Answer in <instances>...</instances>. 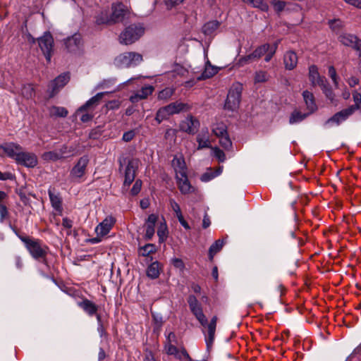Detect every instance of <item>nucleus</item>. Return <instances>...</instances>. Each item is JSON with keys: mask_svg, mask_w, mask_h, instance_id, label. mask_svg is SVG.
Returning <instances> with one entry per match:
<instances>
[{"mask_svg": "<svg viewBox=\"0 0 361 361\" xmlns=\"http://www.w3.org/2000/svg\"><path fill=\"white\" fill-rule=\"evenodd\" d=\"M270 46V44L267 43L258 47L252 53V56H254L255 59L260 58L269 50Z\"/></svg>", "mask_w": 361, "mask_h": 361, "instance_id": "40", "label": "nucleus"}, {"mask_svg": "<svg viewBox=\"0 0 361 361\" xmlns=\"http://www.w3.org/2000/svg\"><path fill=\"white\" fill-rule=\"evenodd\" d=\"M166 107L170 115H173L187 110L188 104L183 102H175L166 106Z\"/></svg>", "mask_w": 361, "mask_h": 361, "instance_id": "28", "label": "nucleus"}, {"mask_svg": "<svg viewBox=\"0 0 361 361\" xmlns=\"http://www.w3.org/2000/svg\"><path fill=\"white\" fill-rule=\"evenodd\" d=\"M171 264L174 267L178 269L180 271H183L185 269V264L183 261L180 258L174 257L171 259Z\"/></svg>", "mask_w": 361, "mask_h": 361, "instance_id": "53", "label": "nucleus"}, {"mask_svg": "<svg viewBox=\"0 0 361 361\" xmlns=\"http://www.w3.org/2000/svg\"><path fill=\"white\" fill-rule=\"evenodd\" d=\"M197 142L198 143L197 149L209 148L211 147L207 128L202 129L201 132L197 136Z\"/></svg>", "mask_w": 361, "mask_h": 361, "instance_id": "24", "label": "nucleus"}, {"mask_svg": "<svg viewBox=\"0 0 361 361\" xmlns=\"http://www.w3.org/2000/svg\"><path fill=\"white\" fill-rule=\"evenodd\" d=\"M178 187L182 194H188L193 191V188L192 187L188 176L187 173L183 174V176H176Z\"/></svg>", "mask_w": 361, "mask_h": 361, "instance_id": "22", "label": "nucleus"}, {"mask_svg": "<svg viewBox=\"0 0 361 361\" xmlns=\"http://www.w3.org/2000/svg\"><path fill=\"white\" fill-rule=\"evenodd\" d=\"M190 312L202 326H206L207 319L203 312L202 304L196 296L190 295L187 299Z\"/></svg>", "mask_w": 361, "mask_h": 361, "instance_id": "7", "label": "nucleus"}, {"mask_svg": "<svg viewBox=\"0 0 361 361\" xmlns=\"http://www.w3.org/2000/svg\"><path fill=\"white\" fill-rule=\"evenodd\" d=\"M172 166L176 172V176H183L187 173V168L185 166V161L180 157H174L172 160Z\"/></svg>", "mask_w": 361, "mask_h": 361, "instance_id": "27", "label": "nucleus"}, {"mask_svg": "<svg viewBox=\"0 0 361 361\" xmlns=\"http://www.w3.org/2000/svg\"><path fill=\"white\" fill-rule=\"evenodd\" d=\"M105 92H99L94 97L88 99L83 105H82L78 109V112H83L85 111H93L99 104L104 95L107 94Z\"/></svg>", "mask_w": 361, "mask_h": 361, "instance_id": "17", "label": "nucleus"}, {"mask_svg": "<svg viewBox=\"0 0 361 361\" xmlns=\"http://www.w3.org/2000/svg\"><path fill=\"white\" fill-rule=\"evenodd\" d=\"M126 7L121 3L112 5V13L110 15L112 24L122 22L128 15Z\"/></svg>", "mask_w": 361, "mask_h": 361, "instance_id": "13", "label": "nucleus"}, {"mask_svg": "<svg viewBox=\"0 0 361 361\" xmlns=\"http://www.w3.org/2000/svg\"><path fill=\"white\" fill-rule=\"evenodd\" d=\"M70 80V75L68 73H63L52 80L49 85L51 89V96L55 95L58 91L64 87Z\"/></svg>", "mask_w": 361, "mask_h": 361, "instance_id": "15", "label": "nucleus"}, {"mask_svg": "<svg viewBox=\"0 0 361 361\" xmlns=\"http://www.w3.org/2000/svg\"><path fill=\"white\" fill-rule=\"evenodd\" d=\"M214 157L220 161L224 162L226 159V155L224 152L218 147L213 149Z\"/></svg>", "mask_w": 361, "mask_h": 361, "instance_id": "56", "label": "nucleus"}, {"mask_svg": "<svg viewBox=\"0 0 361 361\" xmlns=\"http://www.w3.org/2000/svg\"><path fill=\"white\" fill-rule=\"evenodd\" d=\"M271 4L274 7L275 11L278 13L282 11L286 6V2L280 0H272Z\"/></svg>", "mask_w": 361, "mask_h": 361, "instance_id": "54", "label": "nucleus"}, {"mask_svg": "<svg viewBox=\"0 0 361 361\" xmlns=\"http://www.w3.org/2000/svg\"><path fill=\"white\" fill-rule=\"evenodd\" d=\"M156 246L154 244L148 243L140 248V255L143 257H147L150 254L156 252Z\"/></svg>", "mask_w": 361, "mask_h": 361, "instance_id": "43", "label": "nucleus"}, {"mask_svg": "<svg viewBox=\"0 0 361 361\" xmlns=\"http://www.w3.org/2000/svg\"><path fill=\"white\" fill-rule=\"evenodd\" d=\"M96 23L97 25L112 24V22L111 20V17L106 11H102L96 17Z\"/></svg>", "mask_w": 361, "mask_h": 361, "instance_id": "37", "label": "nucleus"}, {"mask_svg": "<svg viewBox=\"0 0 361 361\" xmlns=\"http://www.w3.org/2000/svg\"><path fill=\"white\" fill-rule=\"evenodd\" d=\"M219 138V144L226 150H229L232 147V142L229 137L228 134L221 136Z\"/></svg>", "mask_w": 361, "mask_h": 361, "instance_id": "49", "label": "nucleus"}, {"mask_svg": "<svg viewBox=\"0 0 361 361\" xmlns=\"http://www.w3.org/2000/svg\"><path fill=\"white\" fill-rule=\"evenodd\" d=\"M157 220H158V216L154 214H152L148 216V217L146 220V222H145V226H146V233L145 235V240H151L152 238V237L154 236V233H155L154 227H155V224H156Z\"/></svg>", "mask_w": 361, "mask_h": 361, "instance_id": "20", "label": "nucleus"}, {"mask_svg": "<svg viewBox=\"0 0 361 361\" xmlns=\"http://www.w3.org/2000/svg\"><path fill=\"white\" fill-rule=\"evenodd\" d=\"M160 271V264L157 261H155L148 266L147 269V276L152 279H157L159 276Z\"/></svg>", "mask_w": 361, "mask_h": 361, "instance_id": "29", "label": "nucleus"}, {"mask_svg": "<svg viewBox=\"0 0 361 361\" xmlns=\"http://www.w3.org/2000/svg\"><path fill=\"white\" fill-rule=\"evenodd\" d=\"M169 112L167 111V109L165 106H163L160 108L157 114L155 120L157 121L158 123H161L163 121L166 120L170 116Z\"/></svg>", "mask_w": 361, "mask_h": 361, "instance_id": "42", "label": "nucleus"}, {"mask_svg": "<svg viewBox=\"0 0 361 361\" xmlns=\"http://www.w3.org/2000/svg\"><path fill=\"white\" fill-rule=\"evenodd\" d=\"M120 105H121L120 101H118V100H112V101L109 102L106 104V106L109 110H114V109H118Z\"/></svg>", "mask_w": 361, "mask_h": 361, "instance_id": "63", "label": "nucleus"}, {"mask_svg": "<svg viewBox=\"0 0 361 361\" xmlns=\"http://www.w3.org/2000/svg\"><path fill=\"white\" fill-rule=\"evenodd\" d=\"M329 25L332 30H336L341 26V22L338 19L329 20Z\"/></svg>", "mask_w": 361, "mask_h": 361, "instance_id": "64", "label": "nucleus"}, {"mask_svg": "<svg viewBox=\"0 0 361 361\" xmlns=\"http://www.w3.org/2000/svg\"><path fill=\"white\" fill-rule=\"evenodd\" d=\"M283 63L287 70L294 69L298 64V56L293 51L286 52L283 56Z\"/></svg>", "mask_w": 361, "mask_h": 361, "instance_id": "25", "label": "nucleus"}, {"mask_svg": "<svg viewBox=\"0 0 361 361\" xmlns=\"http://www.w3.org/2000/svg\"><path fill=\"white\" fill-rule=\"evenodd\" d=\"M255 59L254 58V56H252V54H248L245 56L240 58L238 61V64L240 66H244L245 64L250 63L251 61H252Z\"/></svg>", "mask_w": 361, "mask_h": 361, "instance_id": "60", "label": "nucleus"}, {"mask_svg": "<svg viewBox=\"0 0 361 361\" xmlns=\"http://www.w3.org/2000/svg\"><path fill=\"white\" fill-rule=\"evenodd\" d=\"M18 237L20 240L24 243L26 248L33 258L38 259L46 256L47 247H42L39 240L31 239L28 237L20 235Z\"/></svg>", "mask_w": 361, "mask_h": 361, "instance_id": "5", "label": "nucleus"}, {"mask_svg": "<svg viewBox=\"0 0 361 361\" xmlns=\"http://www.w3.org/2000/svg\"><path fill=\"white\" fill-rule=\"evenodd\" d=\"M174 90L171 87H166L161 90L158 94V99L162 100H166L169 99L173 94Z\"/></svg>", "mask_w": 361, "mask_h": 361, "instance_id": "48", "label": "nucleus"}, {"mask_svg": "<svg viewBox=\"0 0 361 361\" xmlns=\"http://www.w3.org/2000/svg\"><path fill=\"white\" fill-rule=\"evenodd\" d=\"M279 44V41L278 40V41H276L271 46H270V49L266 53L267 55L264 58V61L266 62H269L273 56L275 54L276 51L278 48Z\"/></svg>", "mask_w": 361, "mask_h": 361, "instance_id": "51", "label": "nucleus"}, {"mask_svg": "<svg viewBox=\"0 0 361 361\" xmlns=\"http://www.w3.org/2000/svg\"><path fill=\"white\" fill-rule=\"evenodd\" d=\"M138 160L136 159H130L124 169V181L123 188H128L134 181L136 171L138 168Z\"/></svg>", "mask_w": 361, "mask_h": 361, "instance_id": "8", "label": "nucleus"}, {"mask_svg": "<svg viewBox=\"0 0 361 361\" xmlns=\"http://www.w3.org/2000/svg\"><path fill=\"white\" fill-rule=\"evenodd\" d=\"M153 91L154 87L152 85L142 87L141 90L137 91L130 97V101L132 103H137L140 100L145 99L148 96L152 94Z\"/></svg>", "mask_w": 361, "mask_h": 361, "instance_id": "19", "label": "nucleus"}, {"mask_svg": "<svg viewBox=\"0 0 361 361\" xmlns=\"http://www.w3.org/2000/svg\"><path fill=\"white\" fill-rule=\"evenodd\" d=\"M179 127L180 130L193 135L197 131L200 122L193 116H188L180 123Z\"/></svg>", "mask_w": 361, "mask_h": 361, "instance_id": "11", "label": "nucleus"}, {"mask_svg": "<svg viewBox=\"0 0 361 361\" xmlns=\"http://www.w3.org/2000/svg\"><path fill=\"white\" fill-rule=\"evenodd\" d=\"M142 180L140 179H137L130 190V193L132 195H137L142 188Z\"/></svg>", "mask_w": 361, "mask_h": 361, "instance_id": "55", "label": "nucleus"}, {"mask_svg": "<svg viewBox=\"0 0 361 361\" xmlns=\"http://www.w3.org/2000/svg\"><path fill=\"white\" fill-rule=\"evenodd\" d=\"M243 85L239 82L232 85L224 104V108L231 111H236L240 106Z\"/></svg>", "mask_w": 361, "mask_h": 361, "instance_id": "3", "label": "nucleus"}, {"mask_svg": "<svg viewBox=\"0 0 361 361\" xmlns=\"http://www.w3.org/2000/svg\"><path fill=\"white\" fill-rule=\"evenodd\" d=\"M78 306L80 307L83 311L87 313L90 317L97 314L99 306L92 301L85 298L82 301L78 302Z\"/></svg>", "mask_w": 361, "mask_h": 361, "instance_id": "21", "label": "nucleus"}, {"mask_svg": "<svg viewBox=\"0 0 361 361\" xmlns=\"http://www.w3.org/2000/svg\"><path fill=\"white\" fill-rule=\"evenodd\" d=\"M89 159L87 156H83L79 159L77 164L73 167L71 171V176L73 178H80L85 173L86 167L88 164Z\"/></svg>", "mask_w": 361, "mask_h": 361, "instance_id": "16", "label": "nucleus"}, {"mask_svg": "<svg viewBox=\"0 0 361 361\" xmlns=\"http://www.w3.org/2000/svg\"><path fill=\"white\" fill-rule=\"evenodd\" d=\"M318 72V68L315 65L309 67V78L312 85H316V82L321 78Z\"/></svg>", "mask_w": 361, "mask_h": 361, "instance_id": "39", "label": "nucleus"}, {"mask_svg": "<svg viewBox=\"0 0 361 361\" xmlns=\"http://www.w3.org/2000/svg\"><path fill=\"white\" fill-rule=\"evenodd\" d=\"M176 344L165 343L164 350L168 355H174L176 357L180 359V355L179 354Z\"/></svg>", "mask_w": 361, "mask_h": 361, "instance_id": "46", "label": "nucleus"}, {"mask_svg": "<svg viewBox=\"0 0 361 361\" xmlns=\"http://www.w3.org/2000/svg\"><path fill=\"white\" fill-rule=\"evenodd\" d=\"M145 33L142 25L131 24L120 34L118 40L122 44L129 45L138 40Z\"/></svg>", "mask_w": 361, "mask_h": 361, "instance_id": "2", "label": "nucleus"}, {"mask_svg": "<svg viewBox=\"0 0 361 361\" xmlns=\"http://www.w3.org/2000/svg\"><path fill=\"white\" fill-rule=\"evenodd\" d=\"M243 2L251 4L253 7H256L262 11H267L269 6L262 0H242Z\"/></svg>", "mask_w": 361, "mask_h": 361, "instance_id": "41", "label": "nucleus"}, {"mask_svg": "<svg viewBox=\"0 0 361 361\" xmlns=\"http://www.w3.org/2000/svg\"><path fill=\"white\" fill-rule=\"evenodd\" d=\"M308 115H310L309 113L307 114H302L301 112L298 111H294L290 118H289V123L290 124H295L301 122L303 121Z\"/></svg>", "mask_w": 361, "mask_h": 361, "instance_id": "36", "label": "nucleus"}, {"mask_svg": "<svg viewBox=\"0 0 361 361\" xmlns=\"http://www.w3.org/2000/svg\"><path fill=\"white\" fill-rule=\"evenodd\" d=\"M269 79V75L266 71H259L255 73V82H264Z\"/></svg>", "mask_w": 361, "mask_h": 361, "instance_id": "50", "label": "nucleus"}, {"mask_svg": "<svg viewBox=\"0 0 361 361\" xmlns=\"http://www.w3.org/2000/svg\"><path fill=\"white\" fill-rule=\"evenodd\" d=\"M116 223V219L112 216H106L95 228L97 235L104 236L107 235Z\"/></svg>", "mask_w": 361, "mask_h": 361, "instance_id": "14", "label": "nucleus"}, {"mask_svg": "<svg viewBox=\"0 0 361 361\" xmlns=\"http://www.w3.org/2000/svg\"><path fill=\"white\" fill-rule=\"evenodd\" d=\"M329 75L332 79L335 86L337 87L338 85L337 81V74L335 68L332 66L329 67Z\"/></svg>", "mask_w": 361, "mask_h": 361, "instance_id": "59", "label": "nucleus"}, {"mask_svg": "<svg viewBox=\"0 0 361 361\" xmlns=\"http://www.w3.org/2000/svg\"><path fill=\"white\" fill-rule=\"evenodd\" d=\"M339 41L346 47H351L361 55V39L351 34H343L338 37Z\"/></svg>", "mask_w": 361, "mask_h": 361, "instance_id": "12", "label": "nucleus"}, {"mask_svg": "<svg viewBox=\"0 0 361 361\" xmlns=\"http://www.w3.org/2000/svg\"><path fill=\"white\" fill-rule=\"evenodd\" d=\"M212 132L216 137H220L228 133L227 127L223 123H216L213 127Z\"/></svg>", "mask_w": 361, "mask_h": 361, "instance_id": "38", "label": "nucleus"}, {"mask_svg": "<svg viewBox=\"0 0 361 361\" xmlns=\"http://www.w3.org/2000/svg\"><path fill=\"white\" fill-rule=\"evenodd\" d=\"M169 204L176 216L178 215L179 214H182L179 204L173 199L169 200Z\"/></svg>", "mask_w": 361, "mask_h": 361, "instance_id": "58", "label": "nucleus"}, {"mask_svg": "<svg viewBox=\"0 0 361 361\" xmlns=\"http://www.w3.org/2000/svg\"><path fill=\"white\" fill-rule=\"evenodd\" d=\"M216 176H218V173H214L212 171H207L201 176L200 180L202 182H208Z\"/></svg>", "mask_w": 361, "mask_h": 361, "instance_id": "57", "label": "nucleus"}, {"mask_svg": "<svg viewBox=\"0 0 361 361\" xmlns=\"http://www.w3.org/2000/svg\"><path fill=\"white\" fill-rule=\"evenodd\" d=\"M206 326H207L208 328V335L205 338V341L209 348L214 342L216 325L207 323Z\"/></svg>", "mask_w": 361, "mask_h": 361, "instance_id": "35", "label": "nucleus"}, {"mask_svg": "<svg viewBox=\"0 0 361 361\" xmlns=\"http://www.w3.org/2000/svg\"><path fill=\"white\" fill-rule=\"evenodd\" d=\"M42 158L45 161H57L61 159V154L58 151L46 152L42 154Z\"/></svg>", "mask_w": 361, "mask_h": 361, "instance_id": "45", "label": "nucleus"}, {"mask_svg": "<svg viewBox=\"0 0 361 361\" xmlns=\"http://www.w3.org/2000/svg\"><path fill=\"white\" fill-rule=\"evenodd\" d=\"M353 114V108L348 106V108L336 113L334 115L327 119L324 123V126L328 127L339 126L345 121Z\"/></svg>", "mask_w": 361, "mask_h": 361, "instance_id": "9", "label": "nucleus"}, {"mask_svg": "<svg viewBox=\"0 0 361 361\" xmlns=\"http://www.w3.org/2000/svg\"><path fill=\"white\" fill-rule=\"evenodd\" d=\"M64 44L67 51L70 53L79 52L82 47V41L80 34L75 33L64 39Z\"/></svg>", "mask_w": 361, "mask_h": 361, "instance_id": "10", "label": "nucleus"}, {"mask_svg": "<svg viewBox=\"0 0 361 361\" xmlns=\"http://www.w3.org/2000/svg\"><path fill=\"white\" fill-rule=\"evenodd\" d=\"M224 245V240H216L209 247V258L210 261L213 260L214 255L219 252L223 247Z\"/></svg>", "mask_w": 361, "mask_h": 361, "instance_id": "32", "label": "nucleus"}, {"mask_svg": "<svg viewBox=\"0 0 361 361\" xmlns=\"http://www.w3.org/2000/svg\"><path fill=\"white\" fill-rule=\"evenodd\" d=\"M8 195L4 191L0 190V222L3 223L9 216L7 207Z\"/></svg>", "mask_w": 361, "mask_h": 361, "instance_id": "23", "label": "nucleus"}, {"mask_svg": "<svg viewBox=\"0 0 361 361\" xmlns=\"http://www.w3.org/2000/svg\"><path fill=\"white\" fill-rule=\"evenodd\" d=\"M168 228L165 220L160 223L157 229V235L159 237V242L160 243H164L168 237Z\"/></svg>", "mask_w": 361, "mask_h": 361, "instance_id": "34", "label": "nucleus"}, {"mask_svg": "<svg viewBox=\"0 0 361 361\" xmlns=\"http://www.w3.org/2000/svg\"><path fill=\"white\" fill-rule=\"evenodd\" d=\"M255 59L254 58V56H252V54H248L245 56L240 58L238 61V64L240 66H244L245 64L250 63L251 61H252Z\"/></svg>", "mask_w": 361, "mask_h": 361, "instance_id": "61", "label": "nucleus"}, {"mask_svg": "<svg viewBox=\"0 0 361 361\" xmlns=\"http://www.w3.org/2000/svg\"><path fill=\"white\" fill-rule=\"evenodd\" d=\"M49 115L51 117H66L68 115V111L66 108L62 106H53L49 109Z\"/></svg>", "mask_w": 361, "mask_h": 361, "instance_id": "33", "label": "nucleus"}, {"mask_svg": "<svg viewBox=\"0 0 361 361\" xmlns=\"http://www.w3.org/2000/svg\"><path fill=\"white\" fill-rule=\"evenodd\" d=\"M142 56L136 52H125L114 59V63L119 68H130L139 65L142 61Z\"/></svg>", "mask_w": 361, "mask_h": 361, "instance_id": "4", "label": "nucleus"}, {"mask_svg": "<svg viewBox=\"0 0 361 361\" xmlns=\"http://www.w3.org/2000/svg\"><path fill=\"white\" fill-rule=\"evenodd\" d=\"M302 97L309 114H312L317 110V106L313 94L307 90L302 92Z\"/></svg>", "mask_w": 361, "mask_h": 361, "instance_id": "26", "label": "nucleus"}, {"mask_svg": "<svg viewBox=\"0 0 361 361\" xmlns=\"http://www.w3.org/2000/svg\"><path fill=\"white\" fill-rule=\"evenodd\" d=\"M1 148L8 157L14 159L19 165L27 168H34L37 164L38 160L36 154L23 151L22 146L17 143H6L1 145Z\"/></svg>", "mask_w": 361, "mask_h": 361, "instance_id": "1", "label": "nucleus"}, {"mask_svg": "<svg viewBox=\"0 0 361 361\" xmlns=\"http://www.w3.org/2000/svg\"><path fill=\"white\" fill-rule=\"evenodd\" d=\"M22 95L26 99H31L35 96V89L30 84L24 85L21 89Z\"/></svg>", "mask_w": 361, "mask_h": 361, "instance_id": "44", "label": "nucleus"}, {"mask_svg": "<svg viewBox=\"0 0 361 361\" xmlns=\"http://www.w3.org/2000/svg\"><path fill=\"white\" fill-rule=\"evenodd\" d=\"M217 73V70L214 66H212L208 61L205 66L204 70L202 74L197 78L199 80L210 78Z\"/></svg>", "mask_w": 361, "mask_h": 361, "instance_id": "31", "label": "nucleus"}, {"mask_svg": "<svg viewBox=\"0 0 361 361\" xmlns=\"http://www.w3.org/2000/svg\"><path fill=\"white\" fill-rule=\"evenodd\" d=\"M177 337L173 332H169L166 335V343H171V344H177Z\"/></svg>", "mask_w": 361, "mask_h": 361, "instance_id": "62", "label": "nucleus"}, {"mask_svg": "<svg viewBox=\"0 0 361 361\" xmlns=\"http://www.w3.org/2000/svg\"><path fill=\"white\" fill-rule=\"evenodd\" d=\"M353 98L355 104L349 106V107L353 108V113H355L356 110H360L361 113V94L357 91H354L353 92Z\"/></svg>", "mask_w": 361, "mask_h": 361, "instance_id": "47", "label": "nucleus"}, {"mask_svg": "<svg viewBox=\"0 0 361 361\" xmlns=\"http://www.w3.org/2000/svg\"><path fill=\"white\" fill-rule=\"evenodd\" d=\"M37 41L47 61L50 63L54 53V38L51 34L49 32H45L42 36L37 39Z\"/></svg>", "mask_w": 361, "mask_h": 361, "instance_id": "6", "label": "nucleus"}, {"mask_svg": "<svg viewBox=\"0 0 361 361\" xmlns=\"http://www.w3.org/2000/svg\"><path fill=\"white\" fill-rule=\"evenodd\" d=\"M48 195L52 207L59 212H61L63 210L62 207V199L60 193L52 187L48 189Z\"/></svg>", "mask_w": 361, "mask_h": 361, "instance_id": "18", "label": "nucleus"}, {"mask_svg": "<svg viewBox=\"0 0 361 361\" xmlns=\"http://www.w3.org/2000/svg\"><path fill=\"white\" fill-rule=\"evenodd\" d=\"M218 20H212L205 23L202 27V32L206 35H212L219 27Z\"/></svg>", "mask_w": 361, "mask_h": 361, "instance_id": "30", "label": "nucleus"}, {"mask_svg": "<svg viewBox=\"0 0 361 361\" xmlns=\"http://www.w3.org/2000/svg\"><path fill=\"white\" fill-rule=\"evenodd\" d=\"M75 149L72 147H68L66 145H63L58 151L59 154H61V159L70 156L73 154Z\"/></svg>", "mask_w": 361, "mask_h": 361, "instance_id": "52", "label": "nucleus"}]
</instances>
